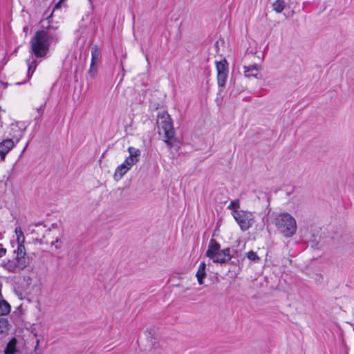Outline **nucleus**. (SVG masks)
<instances>
[{
  "instance_id": "obj_1",
  "label": "nucleus",
  "mask_w": 354,
  "mask_h": 354,
  "mask_svg": "<svg viewBox=\"0 0 354 354\" xmlns=\"http://www.w3.org/2000/svg\"><path fill=\"white\" fill-rule=\"evenodd\" d=\"M59 35L52 26H48L46 30L35 32L30 40L31 50L36 57H45L49 50L51 43L57 44Z\"/></svg>"
},
{
  "instance_id": "obj_2",
  "label": "nucleus",
  "mask_w": 354,
  "mask_h": 354,
  "mask_svg": "<svg viewBox=\"0 0 354 354\" xmlns=\"http://www.w3.org/2000/svg\"><path fill=\"white\" fill-rule=\"evenodd\" d=\"M272 223L278 232L286 238L293 236L297 232L296 220L288 212L277 214L273 218Z\"/></svg>"
},
{
  "instance_id": "obj_3",
  "label": "nucleus",
  "mask_w": 354,
  "mask_h": 354,
  "mask_svg": "<svg viewBox=\"0 0 354 354\" xmlns=\"http://www.w3.org/2000/svg\"><path fill=\"white\" fill-rule=\"evenodd\" d=\"M157 124L159 134L164 135V141L167 147L171 149L172 144L170 140L174 137L175 131L170 115L165 111L159 113L157 118Z\"/></svg>"
},
{
  "instance_id": "obj_4",
  "label": "nucleus",
  "mask_w": 354,
  "mask_h": 354,
  "mask_svg": "<svg viewBox=\"0 0 354 354\" xmlns=\"http://www.w3.org/2000/svg\"><path fill=\"white\" fill-rule=\"evenodd\" d=\"M206 256L212 259L213 262L220 264L227 263L232 259L230 249L227 248L221 250L220 244L214 239H211L209 241Z\"/></svg>"
},
{
  "instance_id": "obj_5",
  "label": "nucleus",
  "mask_w": 354,
  "mask_h": 354,
  "mask_svg": "<svg viewBox=\"0 0 354 354\" xmlns=\"http://www.w3.org/2000/svg\"><path fill=\"white\" fill-rule=\"evenodd\" d=\"M232 215L242 231L248 230L254 223L255 216L252 212L236 210L232 212Z\"/></svg>"
},
{
  "instance_id": "obj_6",
  "label": "nucleus",
  "mask_w": 354,
  "mask_h": 354,
  "mask_svg": "<svg viewBox=\"0 0 354 354\" xmlns=\"http://www.w3.org/2000/svg\"><path fill=\"white\" fill-rule=\"evenodd\" d=\"M217 70V80L218 84L220 87H223L225 85L228 68L225 60L216 62Z\"/></svg>"
},
{
  "instance_id": "obj_7",
  "label": "nucleus",
  "mask_w": 354,
  "mask_h": 354,
  "mask_svg": "<svg viewBox=\"0 0 354 354\" xmlns=\"http://www.w3.org/2000/svg\"><path fill=\"white\" fill-rule=\"evenodd\" d=\"M14 142L12 139H5L0 142L1 160L5 159L6 155L13 148Z\"/></svg>"
},
{
  "instance_id": "obj_8",
  "label": "nucleus",
  "mask_w": 354,
  "mask_h": 354,
  "mask_svg": "<svg viewBox=\"0 0 354 354\" xmlns=\"http://www.w3.org/2000/svg\"><path fill=\"white\" fill-rule=\"evenodd\" d=\"M243 72L244 75L246 77H254L255 78L259 79V73L261 69V66L259 64H252L249 66H243Z\"/></svg>"
},
{
  "instance_id": "obj_9",
  "label": "nucleus",
  "mask_w": 354,
  "mask_h": 354,
  "mask_svg": "<svg viewBox=\"0 0 354 354\" xmlns=\"http://www.w3.org/2000/svg\"><path fill=\"white\" fill-rule=\"evenodd\" d=\"M131 167L124 163V161L115 169L113 178L115 180H120L124 175L131 169Z\"/></svg>"
},
{
  "instance_id": "obj_10",
  "label": "nucleus",
  "mask_w": 354,
  "mask_h": 354,
  "mask_svg": "<svg viewBox=\"0 0 354 354\" xmlns=\"http://www.w3.org/2000/svg\"><path fill=\"white\" fill-rule=\"evenodd\" d=\"M15 260L16 261V263L17 264L18 268L21 270H23L25 268H26L30 263V258L27 257V255H16Z\"/></svg>"
},
{
  "instance_id": "obj_11",
  "label": "nucleus",
  "mask_w": 354,
  "mask_h": 354,
  "mask_svg": "<svg viewBox=\"0 0 354 354\" xmlns=\"http://www.w3.org/2000/svg\"><path fill=\"white\" fill-rule=\"evenodd\" d=\"M206 264L204 262H202L198 269V271L196 272V278L198 280V282L200 285L203 284V279L206 277Z\"/></svg>"
},
{
  "instance_id": "obj_12",
  "label": "nucleus",
  "mask_w": 354,
  "mask_h": 354,
  "mask_svg": "<svg viewBox=\"0 0 354 354\" xmlns=\"http://www.w3.org/2000/svg\"><path fill=\"white\" fill-rule=\"evenodd\" d=\"M101 57V53L97 46H94L91 48V62L92 64H97Z\"/></svg>"
},
{
  "instance_id": "obj_13",
  "label": "nucleus",
  "mask_w": 354,
  "mask_h": 354,
  "mask_svg": "<svg viewBox=\"0 0 354 354\" xmlns=\"http://www.w3.org/2000/svg\"><path fill=\"white\" fill-rule=\"evenodd\" d=\"M5 268L10 273H19L21 270L18 268L15 260L8 261L4 266Z\"/></svg>"
},
{
  "instance_id": "obj_14",
  "label": "nucleus",
  "mask_w": 354,
  "mask_h": 354,
  "mask_svg": "<svg viewBox=\"0 0 354 354\" xmlns=\"http://www.w3.org/2000/svg\"><path fill=\"white\" fill-rule=\"evenodd\" d=\"M286 5L285 0H276L272 3V8L276 12L281 13L286 8Z\"/></svg>"
},
{
  "instance_id": "obj_15",
  "label": "nucleus",
  "mask_w": 354,
  "mask_h": 354,
  "mask_svg": "<svg viewBox=\"0 0 354 354\" xmlns=\"http://www.w3.org/2000/svg\"><path fill=\"white\" fill-rule=\"evenodd\" d=\"M16 343H17V341L15 339V338H12L10 342L9 343L7 344L6 348H5V351H4V353L5 354H15V353L16 352Z\"/></svg>"
},
{
  "instance_id": "obj_16",
  "label": "nucleus",
  "mask_w": 354,
  "mask_h": 354,
  "mask_svg": "<svg viewBox=\"0 0 354 354\" xmlns=\"http://www.w3.org/2000/svg\"><path fill=\"white\" fill-rule=\"evenodd\" d=\"M10 311V304L5 300L0 301V316L7 315Z\"/></svg>"
},
{
  "instance_id": "obj_17",
  "label": "nucleus",
  "mask_w": 354,
  "mask_h": 354,
  "mask_svg": "<svg viewBox=\"0 0 354 354\" xmlns=\"http://www.w3.org/2000/svg\"><path fill=\"white\" fill-rule=\"evenodd\" d=\"M15 232L17 236V242L25 243V236L21 227H17L15 230Z\"/></svg>"
},
{
  "instance_id": "obj_18",
  "label": "nucleus",
  "mask_w": 354,
  "mask_h": 354,
  "mask_svg": "<svg viewBox=\"0 0 354 354\" xmlns=\"http://www.w3.org/2000/svg\"><path fill=\"white\" fill-rule=\"evenodd\" d=\"M128 151L129 153V156L133 158L135 160H139V157L140 156V151L138 149H136L133 147H129L128 148Z\"/></svg>"
},
{
  "instance_id": "obj_19",
  "label": "nucleus",
  "mask_w": 354,
  "mask_h": 354,
  "mask_svg": "<svg viewBox=\"0 0 354 354\" xmlns=\"http://www.w3.org/2000/svg\"><path fill=\"white\" fill-rule=\"evenodd\" d=\"M25 243H18L17 248L15 250L16 255H26V250L25 248Z\"/></svg>"
},
{
  "instance_id": "obj_20",
  "label": "nucleus",
  "mask_w": 354,
  "mask_h": 354,
  "mask_svg": "<svg viewBox=\"0 0 354 354\" xmlns=\"http://www.w3.org/2000/svg\"><path fill=\"white\" fill-rule=\"evenodd\" d=\"M227 208L228 209L232 210V212H234V211H236V210H241L239 200L236 199V200L232 201Z\"/></svg>"
},
{
  "instance_id": "obj_21",
  "label": "nucleus",
  "mask_w": 354,
  "mask_h": 354,
  "mask_svg": "<svg viewBox=\"0 0 354 354\" xmlns=\"http://www.w3.org/2000/svg\"><path fill=\"white\" fill-rule=\"evenodd\" d=\"M8 322L6 319L0 317V334H3L8 330Z\"/></svg>"
},
{
  "instance_id": "obj_22",
  "label": "nucleus",
  "mask_w": 354,
  "mask_h": 354,
  "mask_svg": "<svg viewBox=\"0 0 354 354\" xmlns=\"http://www.w3.org/2000/svg\"><path fill=\"white\" fill-rule=\"evenodd\" d=\"M246 256L248 258V259H250V261H252L254 262H258L260 260V259L258 257V255L257 254V253L253 251L248 252L246 254Z\"/></svg>"
},
{
  "instance_id": "obj_23",
  "label": "nucleus",
  "mask_w": 354,
  "mask_h": 354,
  "mask_svg": "<svg viewBox=\"0 0 354 354\" xmlns=\"http://www.w3.org/2000/svg\"><path fill=\"white\" fill-rule=\"evenodd\" d=\"M97 74V65L91 64L89 71L88 72V75L90 77L93 78L95 77Z\"/></svg>"
},
{
  "instance_id": "obj_24",
  "label": "nucleus",
  "mask_w": 354,
  "mask_h": 354,
  "mask_svg": "<svg viewBox=\"0 0 354 354\" xmlns=\"http://www.w3.org/2000/svg\"><path fill=\"white\" fill-rule=\"evenodd\" d=\"M37 67L36 61L33 60L28 64V75H32Z\"/></svg>"
},
{
  "instance_id": "obj_25",
  "label": "nucleus",
  "mask_w": 354,
  "mask_h": 354,
  "mask_svg": "<svg viewBox=\"0 0 354 354\" xmlns=\"http://www.w3.org/2000/svg\"><path fill=\"white\" fill-rule=\"evenodd\" d=\"M138 162V160H135L133 158L130 157L129 156L124 160V163L130 167H133Z\"/></svg>"
},
{
  "instance_id": "obj_26",
  "label": "nucleus",
  "mask_w": 354,
  "mask_h": 354,
  "mask_svg": "<svg viewBox=\"0 0 354 354\" xmlns=\"http://www.w3.org/2000/svg\"><path fill=\"white\" fill-rule=\"evenodd\" d=\"M6 253V250L0 244V258L3 257Z\"/></svg>"
},
{
  "instance_id": "obj_27",
  "label": "nucleus",
  "mask_w": 354,
  "mask_h": 354,
  "mask_svg": "<svg viewBox=\"0 0 354 354\" xmlns=\"http://www.w3.org/2000/svg\"><path fill=\"white\" fill-rule=\"evenodd\" d=\"M58 242H59V239H57L55 241H53V242H52L51 245H55V243H58Z\"/></svg>"
},
{
  "instance_id": "obj_28",
  "label": "nucleus",
  "mask_w": 354,
  "mask_h": 354,
  "mask_svg": "<svg viewBox=\"0 0 354 354\" xmlns=\"http://www.w3.org/2000/svg\"><path fill=\"white\" fill-rule=\"evenodd\" d=\"M55 245V248H56L57 249L60 248V245H57V243H55V245Z\"/></svg>"
},
{
  "instance_id": "obj_29",
  "label": "nucleus",
  "mask_w": 354,
  "mask_h": 354,
  "mask_svg": "<svg viewBox=\"0 0 354 354\" xmlns=\"http://www.w3.org/2000/svg\"><path fill=\"white\" fill-rule=\"evenodd\" d=\"M353 330H354V326H353Z\"/></svg>"
}]
</instances>
